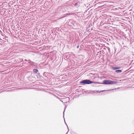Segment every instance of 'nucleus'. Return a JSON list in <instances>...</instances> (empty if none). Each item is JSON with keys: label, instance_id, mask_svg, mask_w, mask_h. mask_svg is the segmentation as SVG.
<instances>
[{"label": "nucleus", "instance_id": "14", "mask_svg": "<svg viewBox=\"0 0 134 134\" xmlns=\"http://www.w3.org/2000/svg\"><path fill=\"white\" fill-rule=\"evenodd\" d=\"M25 60L26 61H27V60H26V59H25Z\"/></svg>", "mask_w": 134, "mask_h": 134}, {"label": "nucleus", "instance_id": "9", "mask_svg": "<svg viewBox=\"0 0 134 134\" xmlns=\"http://www.w3.org/2000/svg\"><path fill=\"white\" fill-rule=\"evenodd\" d=\"M94 83H98L97 82H94Z\"/></svg>", "mask_w": 134, "mask_h": 134}, {"label": "nucleus", "instance_id": "6", "mask_svg": "<svg viewBox=\"0 0 134 134\" xmlns=\"http://www.w3.org/2000/svg\"><path fill=\"white\" fill-rule=\"evenodd\" d=\"M72 14V13H68V14H66L65 15V16H66L67 15H71Z\"/></svg>", "mask_w": 134, "mask_h": 134}, {"label": "nucleus", "instance_id": "5", "mask_svg": "<svg viewBox=\"0 0 134 134\" xmlns=\"http://www.w3.org/2000/svg\"><path fill=\"white\" fill-rule=\"evenodd\" d=\"M122 71V70H116L115 71V72L117 73L121 72Z\"/></svg>", "mask_w": 134, "mask_h": 134}, {"label": "nucleus", "instance_id": "2", "mask_svg": "<svg viewBox=\"0 0 134 134\" xmlns=\"http://www.w3.org/2000/svg\"><path fill=\"white\" fill-rule=\"evenodd\" d=\"M94 83L93 82L90 80H85L81 81L80 82L81 83H83L85 84H90Z\"/></svg>", "mask_w": 134, "mask_h": 134}, {"label": "nucleus", "instance_id": "12", "mask_svg": "<svg viewBox=\"0 0 134 134\" xmlns=\"http://www.w3.org/2000/svg\"><path fill=\"white\" fill-rule=\"evenodd\" d=\"M79 47V46H78L77 47V48H78Z\"/></svg>", "mask_w": 134, "mask_h": 134}, {"label": "nucleus", "instance_id": "4", "mask_svg": "<svg viewBox=\"0 0 134 134\" xmlns=\"http://www.w3.org/2000/svg\"><path fill=\"white\" fill-rule=\"evenodd\" d=\"M38 71V70L36 69L33 70V72L35 73H37Z\"/></svg>", "mask_w": 134, "mask_h": 134}, {"label": "nucleus", "instance_id": "13", "mask_svg": "<svg viewBox=\"0 0 134 134\" xmlns=\"http://www.w3.org/2000/svg\"><path fill=\"white\" fill-rule=\"evenodd\" d=\"M105 91V90H103V91H100V92H103V91Z\"/></svg>", "mask_w": 134, "mask_h": 134}, {"label": "nucleus", "instance_id": "11", "mask_svg": "<svg viewBox=\"0 0 134 134\" xmlns=\"http://www.w3.org/2000/svg\"><path fill=\"white\" fill-rule=\"evenodd\" d=\"M108 48L109 51H110V48Z\"/></svg>", "mask_w": 134, "mask_h": 134}, {"label": "nucleus", "instance_id": "8", "mask_svg": "<svg viewBox=\"0 0 134 134\" xmlns=\"http://www.w3.org/2000/svg\"><path fill=\"white\" fill-rule=\"evenodd\" d=\"M112 69L113 70H115L116 69V67H113L112 68Z\"/></svg>", "mask_w": 134, "mask_h": 134}, {"label": "nucleus", "instance_id": "1", "mask_svg": "<svg viewBox=\"0 0 134 134\" xmlns=\"http://www.w3.org/2000/svg\"><path fill=\"white\" fill-rule=\"evenodd\" d=\"M117 83V82L110 80H105L103 81L102 84L104 85L114 84Z\"/></svg>", "mask_w": 134, "mask_h": 134}, {"label": "nucleus", "instance_id": "15", "mask_svg": "<svg viewBox=\"0 0 134 134\" xmlns=\"http://www.w3.org/2000/svg\"><path fill=\"white\" fill-rule=\"evenodd\" d=\"M96 1H95V2H96Z\"/></svg>", "mask_w": 134, "mask_h": 134}, {"label": "nucleus", "instance_id": "7", "mask_svg": "<svg viewBox=\"0 0 134 134\" xmlns=\"http://www.w3.org/2000/svg\"><path fill=\"white\" fill-rule=\"evenodd\" d=\"M64 112H63V118H64ZM64 120H65V119H64ZM64 121H65V123L66 124V125L67 126V127H68V129H68V126H67V124H66L65 123V120H64Z\"/></svg>", "mask_w": 134, "mask_h": 134}, {"label": "nucleus", "instance_id": "10", "mask_svg": "<svg viewBox=\"0 0 134 134\" xmlns=\"http://www.w3.org/2000/svg\"><path fill=\"white\" fill-rule=\"evenodd\" d=\"M116 69H119L120 68H119L118 67H116Z\"/></svg>", "mask_w": 134, "mask_h": 134}, {"label": "nucleus", "instance_id": "3", "mask_svg": "<svg viewBox=\"0 0 134 134\" xmlns=\"http://www.w3.org/2000/svg\"><path fill=\"white\" fill-rule=\"evenodd\" d=\"M80 1H77L74 2V5L76 7H79L80 5Z\"/></svg>", "mask_w": 134, "mask_h": 134}, {"label": "nucleus", "instance_id": "16", "mask_svg": "<svg viewBox=\"0 0 134 134\" xmlns=\"http://www.w3.org/2000/svg\"><path fill=\"white\" fill-rule=\"evenodd\" d=\"M99 3H100V2H99L98 3V4Z\"/></svg>", "mask_w": 134, "mask_h": 134}]
</instances>
